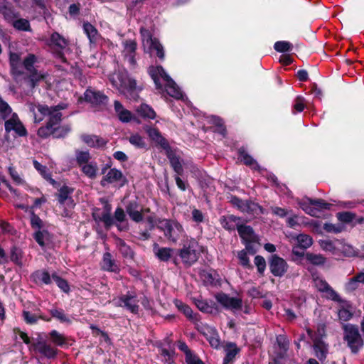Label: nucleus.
<instances>
[{"label":"nucleus","mask_w":364,"mask_h":364,"mask_svg":"<svg viewBox=\"0 0 364 364\" xmlns=\"http://www.w3.org/2000/svg\"><path fill=\"white\" fill-rule=\"evenodd\" d=\"M27 106L31 112L33 113L35 122H40L44 117H48V124L53 127L60 122L62 119V114L60 110L66 108L64 104L58 105L54 107H48L47 105H36L32 102L27 103Z\"/></svg>","instance_id":"f257e3e1"},{"label":"nucleus","mask_w":364,"mask_h":364,"mask_svg":"<svg viewBox=\"0 0 364 364\" xmlns=\"http://www.w3.org/2000/svg\"><path fill=\"white\" fill-rule=\"evenodd\" d=\"M149 73L153 79L156 89H162V85L159 82L161 78L165 82L166 90L170 96L176 99L183 98L182 92L161 66L150 67Z\"/></svg>","instance_id":"f03ea898"},{"label":"nucleus","mask_w":364,"mask_h":364,"mask_svg":"<svg viewBox=\"0 0 364 364\" xmlns=\"http://www.w3.org/2000/svg\"><path fill=\"white\" fill-rule=\"evenodd\" d=\"M203 247L194 239L186 240L179 251V256L184 264L191 266L199 258Z\"/></svg>","instance_id":"7ed1b4c3"},{"label":"nucleus","mask_w":364,"mask_h":364,"mask_svg":"<svg viewBox=\"0 0 364 364\" xmlns=\"http://www.w3.org/2000/svg\"><path fill=\"white\" fill-rule=\"evenodd\" d=\"M109 80L114 87L124 94L141 90L137 87L136 80L129 77L126 73H114L110 75Z\"/></svg>","instance_id":"20e7f679"},{"label":"nucleus","mask_w":364,"mask_h":364,"mask_svg":"<svg viewBox=\"0 0 364 364\" xmlns=\"http://www.w3.org/2000/svg\"><path fill=\"white\" fill-rule=\"evenodd\" d=\"M343 338L347 342L348 346L353 353H357L363 346V341L359 333L358 328L352 324L343 326Z\"/></svg>","instance_id":"39448f33"},{"label":"nucleus","mask_w":364,"mask_h":364,"mask_svg":"<svg viewBox=\"0 0 364 364\" xmlns=\"http://www.w3.org/2000/svg\"><path fill=\"white\" fill-rule=\"evenodd\" d=\"M141 36L142 46L145 52L156 51L158 57L161 59L164 58V51L163 46L156 38L152 37L150 31L144 28L140 29Z\"/></svg>","instance_id":"423d86ee"},{"label":"nucleus","mask_w":364,"mask_h":364,"mask_svg":"<svg viewBox=\"0 0 364 364\" xmlns=\"http://www.w3.org/2000/svg\"><path fill=\"white\" fill-rule=\"evenodd\" d=\"M106 169L107 168L105 167L102 170V173L105 174L100 182L102 186L113 184L115 186L122 187L127 183V180L121 171L114 168L105 173Z\"/></svg>","instance_id":"0eeeda50"},{"label":"nucleus","mask_w":364,"mask_h":364,"mask_svg":"<svg viewBox=\"0 0 364 364\" xmlns=\"http://www.w3.org/2000/svg\"><path fill=\"white\" fill-rule=\"evenodd\" d=\"M159 228L164 231L166 238L173 242H176L183 233L182 226L174 220H162Z\"/></svg>","instance_id":"6e6552de"},{"label":"nucleus","mask_w":364,"mask_h":364,"mask_svg":"<svg viewBox=\"0 0 364 364\" xmlns=\"http://www.w3.org/2000/svg\"><path fill=\"white\" fill-rule=\"evenodd\" d=\"M140 300L139 296L136 293L129 291L127 294L113 299V303L115 306L124 307L131 312L136 314L139 311Z\"/></svg>","instance_id":"1a4fd4ad"},{"label":"nucleus","mask_w":364,"mask_h":364,"mask_svg":"<svg viewBox=\"0 0 364 364\" xmlns=\"http://www.w3.org/2000/svg\"><path fill=\"white\" fill-rule=\"evenodd\" d=\"M299 204L304 212L314 217H318L321 210L329 209L331 206L329 203L323 200H311L310 198H306L299 202Z\"/></svg>","instance_id":"9d476101"},{"label":"nucleus","mask_w":364,"mask_h":364,"mask_svg":"<svg viewBox=\"0 0 364 364\" xmlns=\"http://www.w3.org/2000/svg\"><path fill=\"white\" fill-rule=\"evenodd\" d=\"M122 55L124 61L127 62L131 68L136 67L135 58L137 43L134 40H126L122 42Z\"/></svg>","instance_id":"9b49d317"},{"label":"nucleus","mask_w":364,"mask_h":364,"mask_svg":"<svg viewBox=\"0 0 364 364\" xmlns=\"http://www.w3.org/2000/svg\"><path fill=\"white\" fill-rule=\"evenodd\" d=\"M231 203L237 208L241 212L252 215H259L262 213L261 207L251 201H244L237 197H232Z\"/></svg>","instance_id":"f8f14e48"},{"label":"nucleus","mask_w":364,"mask_h":364,"mask_svg":"<svg viewBox=\"0 0 364 364\" xmlns=\"http://www.w3.org/2000/svg\"><path fill=\"white\" fill-rule=\"evenodd\" d=\"M197 328L208 340L210 345L214 348H218L220 346V340L217 331L206 324H197Z\"/></svg>","instance_id":"ddd939ff"},{"label":"nucleus","mask_w":364,"mask_h":364,"mask_svg":"<svg viewBox=\"0 0 364 364\" xmlns=\"http://www.w3.org/2000/svg\"><path fill=\"white\" fill-rule=\"evenodd\" d=\"M5 121L4 127L6 132L14 131L16 134L20 136H23L27 134V131L16 113L12 114L11 117L6 119Z\"/></svg>","instance_id":"4468645a"},{"label":"nucleus","mask_w":364,"mask_h":364,"mask_svg":"<svg viewBox=\"0 0 364 364\" xmlns=\"http://www.w3.org/2000/svg\"><path fill=\"white\" fill-rule=\"evenodd\" d=\"M307 333L313 341V348L315 355L321 361L326 359L328 353V345L318 338H314L313 331L307 329Z\"/></svg>","instance_id":"2eb2a0df"},{"label":"nucleus","mask_w":364,"mask_h":364,"mask_svg":"<svg viewBox=\"0 0 364 364\" xmlns=\"http://www.w3.org/2000/svg\"><path fill=\"white\" fill-rule=\"evenodd\" d=\"M314 283L319 291H322L326 294V298L336 302L342 301L341 296L323 279L318 277H314Z\"/></svg>","instance_id":"dca6fc26"},{"label":"nucleus","mask_w":364,"mask_h":364,"mask_svg":"<svg viewBox=\"0 0 364 364\" xmlns=\"http://www.w3.org/2000/svg\"><path fill=\"white\" fill-rule=\"evenodd\" d=\"M288 264L282 257L273 255L269 261V269L275 277H282L288 270Z\"/></svg>","instance_id":"f3484780"},{"label":"nucleus","mask_w":364,"mask_h":364,"mask_svg":"<svg viewBox=\"0 0 364 364\" xmlns=\"http://www.w3.org/2000/svg\"><path fill=\"white\" fill-rule=\"evenodd\" d=\"M70 131L68 127H53L49 124H46L45 127H41L38 130V136L46 139L51 134H55L56 137H62L66 135Z\"/></svg>","instance_id":"a211bd4d"},{"label":"nucleus","mask_w":364,"mask_h":364,"mask_svg":"<svg viewBox=\"0 0 364 364\" xmlns=\"http://www.w3.org/2000/svg\"><path fill=\"white\" fill-rule=\"evenodd\" d=\"M216 300L225 308L232 311L238 310L242 306V300L238 298L231 297L224 293L218 294Z\"/></svg>","instance_id":"6ab92c4d"},{"label":"nucleus","mask_w":364,"mask_h":364,"mask_svg":"<svg viewBox=\"0 0 364 364\" xmlns=\"http://www.w3.org/2000/svg\"><path fill=\"white\" fill-rule=\"evenodd\" d=\"M126 211L133 221L139 223L143 220V213L148 210H144L136 201H133L127 205Z\"/></svg>","instance_id":"aec40b11"},{"label":"nucleus","mask_w":364,"mask_h":364,"mask_svg":"<svg viewBox=\"0 0 364 364\" xmlns=\"http://www.w3.org/2000/svg\"><path fill=\"white\" fill-rule=\"evenodd\" d=\"M73 189L68 186H63L59 190L58 201L63 205L67 206L68 208L72 209L75 206L74 201L71 198V194Z\"/></svg>","instance_id":"412c9836"},{"label":"nucleus","mask_w":364,"mask_h":364,"mask_svg":"<svg viewBox=\"0 0 364 364\" xmlns=\"http://www.w3.org/2000/svg\"><path fill=\"white\" fill-rule=\"evenodd\" d=\"M84 96L86 101L93 105L104 104L107 101V97L106 95L100 91H97L92 89H87L85 91Z\"/></svg>","instance_id":"4be33fe9"},{"label":"nucleus","mask_w":364,"mask_h":364,"mask_svg":"<svg viewBox=\"0 0 364 364\" xmlns=\"http://www.w3.org/2000/svg\"><path fill=\"white\" fill-rule=\"evenodd\" d=\"M144 130L147 133L149 138L159 144L161 147L164 149H167L168 147V142L165 138L161 136L158 129L146 126L144 127Z\"/></svg>","instance_id":"5701e85b"},{"label":"nucleus","mask_w":364,"mask_h":364,"mask_svg":"<svg viewBox=\"0 0 364 364\" xmlns=\"http://www.w3.org/2000/svg\"><path fill=\"white\" fill-rule=\"evenodd\" d=\"M9 63L13 75L19 76L23 74L22 63L18 54L15 53H10Z\"/></svg>","instance_id":"b1692460"},{"label":"nucleus","mask_w":364,"mask_h":364,"mask_svg":"<svg viewBox=\"0 0 364 364\" xmlns=\"http://www.w3.org/2000/svg\"><path fill=\"white\" fill-rule=\"evenodd\" d=\"M174 304L178 309L181 311L189 320L196 323L199 321V315L198 314H194L190 306L178 300H176Z\"/></svg>","instance_id":"393cba45"},{"label":"nucleus","mask_w":364,"mask_h":364,"mask_svg":"<svg viewBox=\"0 0 364 364\" xmlns=\"http://www.w3.org/2000/svg\"><path fill=\"white\" fill-rule=\"evenodd\" d=\"M80 138L85 144L90 147L100 148L106 144V141L103 139L95 135L82 134Z\"/></svg>","instance_id":"a878e982"},{"label":"nucleus","mask_w":364,"mask_h":364,"mask_svg":"<svg viewBox=\"0 0 364 364\" xmlns=\"http://www.w3.org/2000/svg\"><path fill=\"white\" fill-rule=\"evenodd\" d=\"M240 221V218H237L232 215L223 216L220 220V224L223 226V228L228 230H233L235 229V228H237V226H239Z\"/></svg>","instance_id":"bb28decb"},{"label":"nucleus","mask_w":364,"mask_h":364,"mask_svg":"<svg viewBox=\"0 0 364 364\" xmlns=\"http://www.w3.org/2000/svg\"><path fill=\"white\" fill-rule=\"evenodd\" d=\"M114 110L120 121L128 122L132 119V113L125 109L119 101H114Z\"/></svg>","instance_id":"cd10ccee"},{"label":"nucleus","mask_w":364,"mask_h":364,"mask_svg":"<svg viewBox=\"0 0 364 364\" xmlns=\"http://www.w3.org/2000/svg\"><path fill=\"white\" fill-rule=\"evenodd\" d=\"M193 301L197 308L202 312L211 314L215 309L213 302H208V301L203 299L201 297L193 298Z\"/></svg>","instance_id":"c85d7f7f"},{"label":"nucleus","mask_w":364,"mask_h":364,"mask_svg":"<svg viewBox=\"0 0 364 364\" xmlns=\"http://www.w3.org/2000/svg\"><path fill=\"white\" fill-rule=\"evenodd\" d=\"M37 243L42 247L47 245L51 240L50 233L46 230H38L33 235Z\"/></svg>","instance_id":"c756f323"},{"label":"nucleus","mask_w":364,"mask_h":364,"mask_svg":"<svg viewBox=\"0 0 364 364\" xmlns=\"http://www.w3.org/2000/svg\"><path fill=\"white\" fill-rule=\"evenodd\" d=\"M237 231L240 237L245 242H251L255 239V234L250 226L240 225L237 226Z\"/></svg>","instance_id":"7c9ffc66"},{"label":"nucleus","mask_w":364,"mask_h":364,"mask_svg":"<svg viewBox=\"0 0 364 364\" xmlns=\"http://www.w3.org/2000/svg\"><path fill=\"white\" fill-rule=\"evenodd\" d=\"M82 172L88 178L93 179L97 176L98 166L95 161L85 164L80 167Z\"/></svg>","instance_id":"2f4dec72"},{"label":"nucleus","mask_w":364,"mask_h":364,"mask_svg":"<svg viewBox=\"0 0 364 364\" xmlns=\"http://www.w3.org/2000/svg\"><path fill=\"white\" fill-rule=\"evenodd\" d=\"M36 349L41 354L48 358L55 357L56 354V350L54 348L43 342L38 343Z\"/></svg>","instance_id":"473e14b6"},{"label":"nucleus","mask_w":364,"mask_h":364,"mask_svg":"<svg viewBox=\"0 0 364 364\" xmlns=\"http://www.w3.org/2000/svg\"><path fill=\"white\" fill-rule=\"evenodd\" d=\"M22 316L25 322L31 325L36 323L38 320L40 318L46 321H49L50 320L49 318H45L41 314H33L28 310L23 311Z\"/></svg>","instance_id":"72a5a7b5"},{"label":"nucleus","mask_w":364,"mask_h":364,"mask_svg":"<svg viewBox=\"0 0 364 364\" xmlns=\"http://www.w3.org/2000/svg\"><path fill=\"white\" fill-rule=\"evenodd\" d=\"M32 277L36 283H43L45 284L51 283V278L48 272L38 270L34 272Z\"/></svg>","instance_id":"f704fd0d"},{"label":"nucleus","mask_w":364,"mask_h":364,"mask_svg":"<svg viewBox=\"0 0 364 364\" xmlns=\"http://www.w3.org/2000/svg\"><path fill=\"white\" fill-rule=\"evenodd\" d=\"M136 112L144 118L153 119L156 114L154 110L148 105L142 104L137 109Z\"/></svg>","instance_id":"c9c22d12"},{"label":"nucleus","mask_w":364,"mask_h":364,"mask_svg":"<svg viewBox=\"0 0 364 364\" xmlns=\"http://www.w3.org/2000/svg\"><path fill=\"white\" fill-rule=\"evenodd\" d=\"M83 29L90 43H95L97 41L99 33L97 30L92 24L90 23H85L83 24Z\"/></svg>","instance_id":"e433bc0d"},{"label":"nucleus","mask_w":364,"mask_h":364,"mask_svg":"<svg viewBox=\"0 0 364 364\" xmlns=\"http://www.w3.org/2000/svg\"><path fill=\"white\" fill-rule=\"evenodd\" d=\"M240 159L247 166H250L252 168L257 169L259 168L257 161L248 154L245 152L244 149H240L239 150Z\"/></svg>","instance_id":"4c0bfd02"},{"label":"nucleus","mask_w":364,"mask_h":364,"mask_svg":"<svg viewBox=\"0 0 364 364\" xmlns=\"http://www.w3.org/2000/svg\"><path fill=\"white\" fill-rule=\"evenodd\" d=\"M14 114L10 105L0 97V118L6 120Z\"/></svg>","instance_id":"58836bf2"},{"label":"nucleus","mask_w":364,"mask_h":364,"mask_svg":"<svg viewBox=\"0 0 364 364\" xmlns=\"http://www.w3.org/2000/svg\"><path fill=\"white\" fill-rule=\"evenodd\" d=\"M117 245L122 253L123 257L127 259H132L134 257V252L131 249V247L127 245L122 240L117 239Z\"/></svg>","instance_id":"ea45409f"},{"label":"nucleus","mask_w":364,"mask_h":364,"mask_svg":"<svg viewBox=\"0 0 364 364\" xmlns=\"http://www.w3.org/2000/svg\"><path fill=\"white\" fill-rule=\"evenodd\" d=\"M75 158L76 162L80 168L92 161L91 156L88 151L77 150L75 152Z\"/></svg>","instance_id":"a19ab883"},{"label":"nucleus","mask_w":364,"mask_h":364,"mask_svg":"<svg viewBox=\"0 0 364 364\" xmlns=\"http://www.w3.org/2000/svg\"><path fill=\"white\" fill-rule=\"evenodd\" d=\"M239 348L234 343H230L225 348V357L224 358V364H228L235 358V355L238 353Z\"/></svg>","instance_id":"79ce46f5"},{"label":"nucleus","mask_w":364,"mask_h":364,"mask_svg":"<svg viewBox=\"0 0 364 364\" xmlns=\"http://www.w3.org/2000/svg\"><path fill=\"white\" fill-rule=\"evenodd\" d=\"M50 42L60 49L65 48L68 45V41L56 32L51 35Z\"/></svg>","instance_id":"37998d69"},{"label":"nucleus","mask_w":364,"mask_h":364,"mask_svg":"<svg viewBox=\"0 0 364 364\" xmlns=\"http://www.w3.org/2000/svg\"><path fill=\"white\" fill-rule=\"evenodd\" d=\"M339 303L343 304L342 307L338 310V312L340 320L343 321H348L352 317V313L349 309L350 306L343 299L342 301Z\"/></svg>","instance_id":"c03bdc74"},{"label":"nucleus","mask_w":364,"mask_h":364,"mask_svg":"<svg viewBox=\"0 0 364 364\" xmlns=\"http://www.w3.org/2000/svg\"><path fill=\"white\" fill-rule=\"evenodd\" d=\"M35 168L43 176V177L48 181L51 184H55V181L51 178L50 173L48 172L46 166L41 164L37 161H33Z\"/></svg>","instance_id":"a18cd8bd"},{"label":"nucleus","mask_w":364,"mask_h":364,"mask_svg":"<svg viewBox=\"0 0 364 364\" xmlns=\"http://www.w3.org/2000/svg\"><path fill=\"white\" fill-rule=\"evenodd\" d=\"M102 268L105 270L111 272H115L117 269V265L112 259L111 255L108 252L104 254L102 259Z\"/></svg>","instance_id":"49530a36"},{"label":"nucleus","mask_w":364,"mask_h":364,"mask_svg":"<svg viewBox=\"0 0 364 364\" xmlns=\"http://www.w3.org/2000/svg\"><path fill=\"white\" fill-rule=\"evenodd\" d=\"M154 250L157 257L162 261H168L171 258L173 252V250L168 247H155Z\"/></svg>","instance_id":"de8ad7c7"},{"label":"nucleus","mask_w":364,"mask_h":364,"mask_svg":"<svg viewBox=\"0 0 364 364\" xmlns=\"http://www.w3.org/2000/svg\"><path fill=\"white\" fill-rule=\"evenodd\" d=\"M298 245L302 249H307L313 244L311 237L306 234H299L296 236Z\"/></svg>","instance_id":"09e8293b"},{"label":"nucleus","mask_w":364,"mask_h":364,"mask_svg":"<svg viewBox=\"0 0 364 364\" xmlns=\"http://www.w3.org/2000/svg\"><path fill=\"white\" fill-rule=\"evenodd\" d=\"M200 277L206 284L213 285L215 284L218 280V275L215 272L211 271H203L200 273Z\"/></svg>","instance_id":"8fccbe9b"},{"label":"nucleus","mask_w":364,"mask_h":364,"mask_svg":"<svg viewBox=\"0 0 364 364\" xmlns=\"http://www.w3.org/2000/svg\"><path fill=\"white\" fill-rule=\"evenodd\" d=\"M50 313L53 317L57 318L62 323H71V320L65 314L64 311L62 309H53L50 311Z\"/></svg>","instance_id":"3c124183"},{"label":"nucleus","mask_w":364,"mask_h":364,"mask_svg":"<svg viewBox=\"0 0 364 364\" xmlns=\"http://www.w3.org/2000/svg\"><path fill=\"white\" fill-rule=\"evenodd\" d=\"M129 141L137 148H144L146 146L145 140L139 134H132L129 138Z\"/></svg>","instance_id":"603ef678"},{"label":"nucleus","mask_w":364,"mask_h":364,"mask_svg":"<svg viewBox=\"0 0 364 364\" xmlns=\"http://www.w3.org/2000/svg\"><path fill=\"white\" fill-rule=\"evenodd\" d=\"M274 49L279 53H284L291 50L293 46L288 41H277L274 43Z\"/></svg>","instance_id":"864d4df0"},{"label":"nucleus","mask_w":364,"mask_h":364,"mask_svg":"<svg viewBox=\"0 0 364 364\" xmlns=\"http://www.w3.org/2000/svg\"><path fill=\"white\" fill-rule=\"evenodd\" d=\"M306 259L313 264L320 265L325 262V258L321 255L306 253Z\"/></svg>","instance_id":"5fc2aeb1"},{"label":"nucleus","mask_w":364,"mask_h":364,"mask_svg":"<svg viewBox=\"0 0 364 364\" xmlns=\"http://www.w3.org/2000/svg\"><path fill=\"white\" fill-rule=\"evenodd\" d=\"M0 11L8 20L11 19L14 16L13 11L8 7L6 0H0Z\"/></svg>","instance_id":"6e6d98bb"},{"label":"nucleus","mask_w":364,"mask_h":364,"mask_svg":"<svg viewBox=\"0 0 364 364\" xmlns=\"http://www.w3.org/2000/svg\"><path fill=\"white\" fill-rule=\"evenodd\" d=\"M36 62V57L33 54L28 55L23 62V65L28 73L35 71L34 63Z\"/></svg>","instance_id":"4d7b16f0"},{"label":"nucleus","mask_w":364,"mask_h":364,"mask_svg":"<svg viewBox=\"0 0 364 364\" xmlns=\"http://www.w3.org/2000/svg\"><path fill=\"white\" fill-rule=\"evenodd\" d=\"M237 257L242 266L246 268H252L247 253L245 250L237 252Z\"/></svg>","instance_id":"13d9d810"},{"label":"nucleus","mask_w":364,"mask_h":364,"mask_svg":"<svg viewBox=\"0 0 364 364\" xmlns=\"http://www.w3.org/2000/svg\"><path fill=\"white\" fill-rule=\"evenodd\" d=\"M12 24L15 28L21 31H28L30 27L28 21L24 18L15 20Z\"/></svg>","instance_id":"bf43d9fd"},{"label":"nucleus","mask_w":364,"mask_h":364,"mask_svg":"<svg viewBox=\"0 0 364 364\" xmlns=\"http://www.w3.org/2000/svg\"><path fill=\"white\" fill-rule=\"evenodd\" d=\"M52 278L56 282L58 287L60 289H62L64 292H68L69 291V290H70L69 285H68V282L65 280L61 279L60 277H59L55 274H52Z\"/></svg>","instance_id":"052dcab7"},{"label":"nucleus","mask_w":364,"mask_h":364,"mask_svg":"<svg viewBox=\"0 0 364 364\" xmlns=\"http://www.w3.org/2000/svg\"><path fill=\"white\" fill-rule=\"evenodd\" d=\"M255 264L256 265L259 274H262L266 269V262L264 259L259 255L255 257Z\"/></svg>","instance_id":"680f3d73"},{"label":"nucleus","mask_w":364,"mask_h":364,"mask_svg":"<svg viewBox=\"0 0 364 364\" xmlns=\"http://www.w3.org/2000/svg\"><path fill=\"white\" fill-rule=\"evenodd\" d=\"M50 336L52 341L56 345L62 346L65 343L64 336L55 330L50 332Z\"/></svg>","instance_id":"e2e57ef3"},{"label":"nucleus","mask_w":364,"mask_h":364,"mask_svg":"<svg viewBox=\"0 0 364 364\" xmlns=\"http://www.w3.org/2000/svg\"><path fill=\"white\" fill-rule=\"evenodd\" d=\"M44 77V75L40 73H38L35 69V71L32 73H29V79L31 81V87H34L39 80H42Z\"/></svg>","instance_id":"0e129e2a"},{"label":"nucleus","mask_w":364,"mask_h":364,"mask_svg":"<svg viewBox=\"0 0 364 364\" xmlns=\"http://www.w3.org/2000/svg\"><path fill=\"white\" fill-rule=\"evenodd\" d=\"M9 172L13 181L18 185L23 184L24 180L21 177L18 173L13 168H9Z\"/></svg>","instance_id":"69168bd1"},{"label":"nucleus","mask_w":364,"mask_h":364,"mask_svg":"<svg viewBox=\"0 0 364 364\" xmlns=\"http://www.w3.org/2000/svg\"><path fill=\"white\" fill-rule=\"evenodd\" d=\"M293 107L296 112H302L305 108L304 98L303 97L298 96L295 99L294 105Z\"/></svg>","instance_id":"338daca9"},{"label":"nucleus","mask_w":364,"mask_h":364,"mask_svg":"<svg viewBox=\"0 0 364 364\" xmlns=\"http://www.w3.org/2000/svg\"><path fill=\"white\" fill-rule=\"evenodd\" d=\"M171 164L178 175L182 174L183 167L179 159L177 157H173L171 159Z\"/></svg>","instance_id":"774afa93"}]
</instances>
